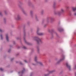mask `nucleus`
Instances as JSON below:
<instances>
[{"label": "nucleus", "instance_id": "17", "mask_svg": "<svg viewBox=\"0 0 76 76\" xmlns=\"http://www.w3.org/2000/svg\"><path fill=\"white\" fill-rule=\"evenodd\" d=\"M0 69L1 71H3V69H2V68H0Z\"/></svg>", "mask_w": 76, "mask_h": 76}, {"label": "nucleus", "instance_id": "13", "mask_svg": "<svg viewBox=\"0 0 76 76\" xmlns=\"http://www.w3.org/2000/svg\"><path fill=\"white\" fill-rule=\"evenodd\" d=\"M61 11L62 12H64V10H63V9H61Z\"/></svg>", "mask_w": 76, "mask_h": 76}, {"label": "nucleus", "instance_id": "19", "mask_svg": "<svg viewBox=\"0 0 76 76\" xmlns=\"http://www.w3.org/2000/svg\"><path fill=\"white\" fill-rule=\"evenodd\" d=\"M48 75H49V74H45V76H48Z\"/></svg>", "mask_w": 76, "mask_h": 76}, {"label": "nucleus", "instance_id": "25", "mask_svg": "<svg viewBox=\"0 0 76 76\" xmlns=\"http://www.w3.org/2000/svg\"><path fill=\"white\" fill-rule=\"evenodd\" d=\"M25 61V62H26H26H27V61H26V60H25V61Z\"/></svg>", "mask_w": 76, "mask_h": 76}, {"label": "nucleus", "instance_id": "6", "mask_svg": "<svg viewBox=\"0 0 76 76\" xmlns=\"http://www.w3.org/2000/svg\"><path fill=\"white\" fill-rule=\"evenodd\" d=\"M55 15H59L61 14V12L60 11H57L55 12Z\"/></svg>", "mask_w": 76, "mask_h": 76}, {"label": "nucleus", "instance_id": "16", "mask_svg": "<svg viewBox=\"0 0 76 76\" xmlns=\"http://www.w3.org/2000/svg\"><path fill=\"white\" fill-rule=\"evenodd\" d=\"M23 48H24V49H26V48L25 46H23Z\"/></svg>", "mask_w": 76, "mask_h": 76}, {"label": "nucleus", "instance_id": "22", "mask_svg": "<svg viewBox=\"0 0 76 76\" xmlns=\"http://www.w3.org/2000/svg\"><path fill=\"white\" fill-rule=\"evenodd\" d=\"M50 20H53V19L52 18H50Z\"/></svg>", "mask_w": 76, "mask_h": 76}, {"label": "nucleus", "instance_id": "7", "mask_svg": "<svg viewBox=\"0 0 76 76\" xmlns=\"http://www.w3.org/2000/svg\"><path fill=\"white\" fill-rule=\"evenodd\" d=\"M66 66L67 67H68V68L69 69V70H70V68H71L70 66L69 65V64H68V63H66Z\"/></svg>", "mask_w": 76, "mask_h": 76}, {"label": "nucleus", "instance_id": "2", "mask_svg": "<svg viewBox=\"0 0 76 76\" xmlns=\"http://www.w3.org/2000/svg\"><path fill=\"white\" fill-rule=\"evenodd\" d=\"M34 60H35V61H36V63H37L38 64H40V65H42V63H41L40 62H38L37 61V56L35 57Z\"/></svg>", "mask_w": 76, "mask_h": 76}, {"label": "nucleus", "instance_id": "12", "mask_svg": "<svg viewBox=\"0 0 76 76\" xmlns=\"http://www.w3.org/2000/svg\"><path fill=\"white\" fill-rule=\"evenodd\" d=\"M24 41L25 42H26V43L27 44H28V42H26V40H25V39H24Z\"/></svg>", "mask_w": 76, "mask_h": 76}, {"label": "nucleus", "instance_id": "23", "mask_svg": "<svg viewBox=\"0 0 76 76\" xmlns=\"http://www.w3.org/2000/svg\"><path fill=\"white\" fill-rule=\"evenodd\" d=\"M10 51H11L10 50H9L8 51V53H10Z\"/></svg>", "mask_w": 76, "mask_h": 76}, {"label": "nucleus", "instance_id": "20", "mask_svg": "<svg viewBox=\"0 0 76 76\" xmlns=\"http://www.w3.org/2000/svg\"><path fill=\"white\" fill-rule=\"evenodd\" d=\"M2 15V13H1V12H0V15Z\"/></svg>", "mask_w": 76, "mask_h": 76}, {"label": "nucleus", "instance_id": "28", "mask_svg": "<svg viewBox=\"0 0 76 76\" xmlns=\"http://www.w3.org/2000/svg\"><path fill=\"white\" fill-rule=\"evenodd\" d=\"M6 11H4V13H5V14H6Z\"/></svg>", "mask_w": 76, "mask_h": 76}, {"label": "nucleus", "instance_id": "1", "mask_svg": "<svg viewBox=\"0 0 76 76\" xmlns=\"http://www.w3.org/2000/svg\"><path fill=\"white\" fill-rule=\"evenodd\" d=\"M34 39H35V40H36L38 44H39V43H41L42 42V41H41V39L38 37H34Z\"/></svg>", "mask_w": 76, "mask_h": 76}, {"label": "nucleus", "instance_id": "26", "mask_svg": "<svg viewBox=\"0 0 76 76\" xmlns=\"http://www.w3.org/2000/svg\"><path fill=\"white\" fill-rule=\"evenodd\" d=\"M75 69H76V65L75 66Z\"/></svg>", "mask_w": 76, "mask_h": 76}, {"label": "nucleus", "instance_id": "5", "mask_svg": "<svg viewBox=\"0 0 76 76\" xmlns=\"http://www.w3.org/2000/svg\"><path fill=\"white\" fill-rule=\"evenodd\" d=\"M20 15H19L18 14L17 15V18H15V19L17 20H19V19H20Z\"/></svg>", "mask_w": 76, "mask_h": 76}, {"label": "nucleus", "instance_id": "10", "mask_svg": "<svg viewBox=\"0 0 76 76\" xmlns=\"http://www.w3.org/2000/svg\"><path fill=\"white\" fill-rule=\"evenodd\" d=\"M54 72V70L49 71V74H50V73H53V72Z\"/></svg>", "mask_w": 76, "mask_h": 76}, {"label": "nucleus", "instance_id": "14", "mask_svg": "<svg viewBox=\"0 0 76 76\" xmlns=\"http://www.w3.org/2000/svg\"><path fill=\"white\" fill-rule=\"evenodd\" d=\"M0 36L1 38V39H3V38L2 37V35L1 34Z\"/></svg>", "mask_w": 76, "mask_h": 76}, {"label": "nucleus", "instance_id": "21", "mask_svg": "<svg viewBox=\"0 0 76 76\" xmlns=\"http://www.w3.org/2000/svg\"><path fill=\"white\" fill-rule=\"evenodd\" d=\"M74 15L75 16H76V13H74Z\"/></svg>", "mask_w": 76, "mask_h": 76}, {"label": "nucleus", "instance_id": "18", "mask_svg": "<svg viewBox=\"0 0 76 76\" xmlns=\"http://www.w3.org/2000/svg\"><path fill=\"white\" fill-rule=\"evenodd\" d=\"M58 31H63V30L62 29H61V30H60L59 29H58Z\"/></svg>", "mask_w": 76, "mask_h": 76}, {"label": "nucleus", "instance_id": "3", "mask_svg": "<svg viewBox=\"0 0 76 76\" xmlns=\"http://www.w3.org/2000/svg\"><path fill=\"white\" fill-rule=\"evenodd\" d=\"M39 31V28H38L37 29V35H44V33H38Z\"/></svg>", "mask_w": 76, "mask_h": 76}, {"label": "nucleus", "instance_id": "30", "mask_svg": "<svg viewBox=\"0 0 76 76\" xmlns=\"http://www.w3.org/2000/svg\"><path fill=\"white\" fill-rule=\"evenodd\" d=\"M75 76H76V73H75Z\"/></svg>", "mask_w": 76, "mask_h": 76}, {"label": "nucleus", "instance_id": "15", "mask_svg": "<svg viewBox=\"0 0 76 76\" xmlns=\"http://www.w3.org/2000/svg\"><path fill=\"white\" fill-rule=\"evenodd\" d=\"M33 13V12H32V11H30V14L31 15H32V14Z\"/></svg>", "mask_w": 76, "mask_h": 76}, {"label": "nucleus", "instance_id": "29", "mask_svg": "<svg viewBox=\"0 0 76 76\" xmlns=\"http://www.w3.org/2000/svg\"><path fill=\"white\" fill-rule=\"evenodd\" d=\"M20 64H22V62H20Z\"/></svg>", "mask_w": 76, "mask_h": 76}, {"label": "nucleus", "instance_id": "9", "mask_svg": "<svg viewBox=\"0 0 76 76\" xmlns=\"http://www.w3.org/2000/svg\"><path fill=\"white\" fill-rule=\"evenodd\" d=\"M72 9L73 11H75L76 10V7H72Z\"/></svg>", "mask_w": 76, "mask_h": 76}, {"label": "nucleus", "instance_id": "24", "mask_svg": "<svg viewBox=\"0 0 76 76\" xmlns=\"http://www.w3.org/2000/svg\"><path fill=\"white\" fill-rule=\"evenodd\" d=\"M0 32H2V30L1 29H0Z\"/></svg>", "mask_w": 76, "mask_h": 76}, {"label": "nucleus", "instance_id": "8", "mask_svg": "<svg viewBox=\"0 0 76 76\" xmlns=\"http://www.w3.org/2000/svg\"><path fill=\"white\" fill-rule=\"evenodd\" d=\"M6 38L7 41H9V37H8V34H7L6 35Z\"/></svg>", "mask_w": 76, "mask_h": 76}, {"label": "nucleus", "instance_id": "27", "mask_svg": "<svg viewBox=\"0 0 76 76\" xmlns=\"http://www.w3.org/2000/svg\"><path fill=\"white\" fill-rule=\"evenodd\" d=\"M13 60V58H12L11 59V61H12V60Z\"/></svg>", "mask_w": 76, "mask_h": 76}, {"label": "nucleus", "instance_id": "11", "mask_svg": "<svg viewBox=\"0 0 76 76\" xmlns=\"http://www.w3.org/2000/svg\"><path fill=\"white\" fill-rule=\"evenodd\" d=\"M25 69L23 68V70L22 71V73H23V72H24V71H25Z\"/></svg>", "mask_w": 76, "mask_h": 76}, {"label": "nucleus", "instance_id": "4", "mask_svg": "<svg viewBox=\"0 0 76 76\" xmlns=\"http://www.w3.org/2000/svg\"><path fill=\"white\" fill-rule=\"evenodd\" d=\"M62 58L60 60V61H62L65 58V57L64 56V55H61Z\"/></svg>", "mask_w": 76, "mask_h": 76}]
</instances>
